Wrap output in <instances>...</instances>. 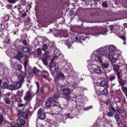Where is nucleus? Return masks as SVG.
Returning a JSON list of instances; mask_svg holds the SVG:
<instances>
[{"instance_id":"obj_9","label":"nucleus","mask_w":127,"mask_h":127,"mask_svg":"<svg viewBox=\"0 0 127 127\" xmlns=\"http://www.w3.org/2000/svg\"><path fill=\"white\" fill-rule=\"evenodd\" d=\"M56 118L55 117H54L53 118L50 120L49 122L51 127H55L58 126V124L56 123Z\"/></svg>"},{"instance_id":"obj_27","label":"nucleus","mask_w":127,"mask_h":127,"mask_svg":"<svg viewBox=\"0 0 127 127\" xmlns=\"http://www.w3.org/2000/svg\"><path fill=\"white\" fill-rule=\"evenodd\" d=\"M118 80L122 78V73L121 72H117V73Z\"/></svg>"},{"instance_id":"obj_47","label":"nucleus","mask_w":127,"mask_h":127,"mask_svg":"<svg viewBox=\"0 0 127 127\" xmlns=\"http://www.w3.org/2000/svg\"><path fill=\"white\" fill-rule=\"evenodd\" d=\"M23 92V91H18L17 92V95L18 96H20L22 95V92Z\"/></svg>"},{"instance_id":"obj_6","label":"nucleus","mask_w":127,"mask_h":127,"mask_svg":"<svg viewBox=\"0 0 127 127\" xmlns=\"http://www.w3.org/2000/svg\"><path fill=\"white\" fill-rule=\"evenodd\" d=\"M31 90L28 91L26 93L25 95L24 98L25 101H31L32 97L31 93Z\"/></svg>"},{"instance_id":"obj_25","label":"nucleus","mask_w":127,"mask_h":127,"mask_svg":"<svg viewBox=\"0 0 127 127\" xmlns=\"http://www.w3.org/2000/svg\"><path fill=\"white\" fill-rule=\"evenodd\" d=\"M1 27L2 29H6L8 27L7 24V23H4L0 24Z\"/></svg>"},{"instance_id":"obj_13","label":"nucleus","mask_w":127,"mask_h":127,"mask_svg":"<svg viewBox=\"0 0 127 127\" xmlns=\"http://www.w3.org/2000/svg\"><path fill=\"white\" fill-rule=\"evenodd\" d=\"M99 84L100 86L103 87L106 86V87L108 88L109 87L108 82H106L105 81L102 80L99 83Z\"/></svg>"},{"instance_id":"obj_52","label":"nucleus","mask_w":127,"mask_h":127,"mask_svg":"<svg viewBox=\"0 0 127 127\" xmlns=\"http://www.w3.org/2000/svg\"><path fill=\"white\" fill-rule=\"evenodd\" d=\"M102 5L103 7H106L107 6V4L105 2H104L103 3Z\"/></svg>"},{"instance_id":"obj_26","label":"nucleus","mask_w":127,"mask_h":127,"mask_svg":"<svg viewBox=\"0 0 127 127\" xmlns=\"http://www.w3.org/2000/svg\"><path fill=\"white\" fill-rule=\"evenodd\" d=\"M116 78V76L114 75H110L109 79L111 81H113Z\"/></svg>"},{"instance_id":"obj_38","label":"nucleus","mask_w":127,"mask_h":127,"mask_svg":"<svg viewBox=\"0 0 127 127\" xmlns=\"http://www.w3.org/2000/svg\"><path fill=\"white\" fill-rule=\"evenodd\" d=\"M21 40L23 41V44L25 45L26 46L27 45V41L25 40H24L23 38H22Z\"/></svg>"},{"instance_id":"obj_29","label":"nucleus","mask_w":127,"mask_h":127,"mask_svg":"<svg viewBox=\"0 0 127 127\" xmlns=\"http://www.w3.org/2000/svg\"><path fill=\"white\" fill-rule=\"evenodd\" d=\"M52 102V103L53 104V105L55 106H59V103L56 100H53Z\"/></svg>"},{"instance_id":"obj_41","label":"nucleus","mask_w":127,"mask_h":127,"mask_svg":"<svg viewBox=\"0 0 127 127\" xmlns=\"http://www.w3.org/2000/svg\"><path fill=\"white\" fill-rule=\"evenodd\" d=\"M20 124L22 125H24L25 123V121L23 119H21L20 121Z\"/></svg>"},{"instance_id":"obj_22","label":"nucleus","mask_w":127,"mask_h":127,"mask_svg":"<svg viewBox=\"0 0 127 127\" xmlns=\"http://www.w3.org/2000/svg\"><path fill=\"white\" fill-rule=\"evenodd\" d=\"M22 49L23 51L25 52L28 53L30 52L29 48L28 47H23Z\"/></svg>"},{"instance_id":"obj_50","label":"nucleus","mask_w":127,"mask_h":127,"mask_svg":"<svg viewBox=\"0 0 127 127\" xmlns=\"http://www.w3.org/2000/svg\"><path fill=\"white\" fill-rule=\"evenodd\" d=\"M10 95V93L8 92L4 94L3 95L4 96V97H9Z\"/></svg>"},{"instance_id":"obj_58","label":"nucleus","mask_w":127,"mask_h":127,"mask_svg":"<svg viewBox=\"0 0 127 127\" xmlns=\"http://www.w3.org/2000/svg\"><path fill=\"white\" fill-rule=\"evenodd\" d=\"M114 26L113 25H111L110 27V29L111 31H112L114 29Z\"/></svg>"},{"instance_id":"obj_11","label":"nucleus","mask_w":127,"mask_h":127,"mask_svg":"<svg viewBox=\"0 0 127 127\" xmlns=\"http://www.w3.org/2000/svg\"><path fill=\"white\" fill-rule=\"evenodd\" d=\"M113 54H112V53H109L107 57L109 60L111 59V61L112 63H114L116 62V57H114L113 56Z\"/></svg>"},{"instance_id":"obj_7","label":"nucleus","mask_w":127,"mask_h":127,"mask_svg":"<svg viewBox=\"0 0 127 127\" xmlns=\"http://www.w3.org/2000/svg\"><path fill=\"white\" fill-rule=\"evenodd\" d=\"M54 35L56 37H60L61 38L63 37L66 38L68 37V36L67 34V31L65 30L62 31L61 32L60 35L58 34L56 35L55 33L54 34Z\"/></svg>"},{"instance_id":"obj_17","label":"nucleus","mask_w":127,"mask_h":127,"mask_svg":"<svg viewBox=\"0 0 127 127\" xmlns=\"http://www.w3.org/2000/svg\"><path fill=\"white\" fill-rule=\"evenodd\" d=\"M3 100L4 101V102L6 104H9L10 103V98L8 97H4Z\"/></svg>"},{"instance_id":"obj_3","label":"nucleus","mask_w":127,"mask_h":127,"mask_svg":"<svg viewBox=\"0 0 127 127\" xmlns=\"http://www.w3.org/2000/svg\"><path fill=\"white\" fill-rule=\"evenodd\" d=\"M93 62L91 64H89V65L91 67L90 69L92 68V70H91V73H92L94 72L98 74H100L101 73V70L100 68L96 64H94Z\"/></svg>"},{"instance_id":"obj_1","label":"nucleus","mask_w":127,"mask_h":127,"mask_svg":"<svg viewBox=\"0 0 127 127\" xmlns=\"http://www.w3.org/2000/svg\"><path fill=\"white\" fill-rule=\"evenodd\" d=\"M100 51L99 49L94 51L93 53L91 55V63L90 64H91L92 62L94 63V64H96L97 60H98V62L100 63H101L102 60L101 59V57L99 56Z\"/></svg>"},{"instance_id":"obj_19","label":"nucleus","mask_w":127,"mask_h":127,"mask_svg":"<svg viewBox=\"0 0 127 127\" xmlns=\"http://www.w3.org/2000/svg\"><path fill=\"white\" fill-rule=\"evenodd\" d=\"M51 101L50 100H48V98L47 99V101L45 102V106L47 107H49L51 105Z\"/></svg>"},{"instance_id":"obj_42","label":"nucleus","mask_w":127,"mask_h":127,"mask_svg":"<svg viewBox=\"0 0 127 127\" xmlns=\"http://www.w3.org/2000/svg\"><path fill=\"white\" fill-rule=\"evenodd\" d=\"M35 83L36 84L37 87V92H38L39 91V88L40 85L39 84V83L38 82H35Z\"/></svg>"},{"instance_id":"obj_16","label":"nucleus","mask_w":127,"mask_h":127,"mask_svg":"<svg viewBox=\"0 0 127 127\" xmlns=\"http://www.w3.org/2000/svg\"><path fill=\"white\" fill-rule=\"evenodd\" d=\"M50 42L49 40H46L45 42V44L43 45V50L45 51L47 48V46L49 45Z\"/></svg>"},{"instance_id":"obj_5","label":"nucleus","mask_w":127,"mask_h":127,"mask_svg":"<svg viewBox=\"0 0 127 127\" xmlns=\"http://www.w3.org/2000/svg\"><path fill=\"white\" fill-rule=\"evenodd\" d=\"M107 31L106 28L99 27H98V32L93 34L95 36H97L100 34L103 35L106 33Z\"/></svg>"},{"instance_id":"obj_40","label":"nucleus","mask_w":127,"mask_h":127,"mask_svg":"<svg viewBox=\"0 0 127 127\" xmlns=\"http://www.w3.org/2000/svg\"><path fill=\"white\" fill-rule=\"evenodd\" d=\"M17 1V0H7L8 2L10 3H15Z\"/></svg>"},{"instance_id":"obj_56","label":"nucleus","mask_w":127,"mask_h":127,"mask_svg":"<svg viewBox=\"0 0 127 127\" xmlns=\"http://www.w3.org/2000/svg\"><path fill=\"white\" fill-rule=\"evenodd\" d=\"M6 42L5 41H3V42L4 43H6L7 44H8L10 40L9 39H6Z\"/></svg>"},{"instance_id":"obj_61","label":"nucleus","mask_w":127,"mask_h":127,"mask_svg":"<svg viewBox=\"0 0 127 127\" xmlns=\"http://www.w3.org/2000/svg\"><path fill=\"white\" fill-rule=\"evenodd\" d=\"M121 38L123 39L124 41H125L126 40V38L124 36H121Z\"/></svg>"},{"instance_id":"obj_15","label":"nucleus","mask_w":127,"mask_h":127,"mask_svg":"<svg viewBox=\"0 0 127 127\" xmlns=\"http://www.w3.org/2000/svg\"><path fill=\"white\" fill-rule=\"evenodd\" d=\"M64 74L61 72H60L58 73L57 78L58 79L63 80L64 78Z\"/></svg>"},{"instance_id":"obj_60","label":"nucleus","mask_w":127,"mask_h":127,"mask_svg":"<svg viewBox=\"0 0 127 127\" xmlns=\"http://www.w3.org/2000/svg\"><path fill=\"white\" fill-rule=\"evenodd\" d=\"M68 66V67L67 68H66V67H65V71L66 72H67V71H68V70H69V69H70V66Z\"/></svg>"},{"instance_id":"obj_35","label":"nucleus","mask_w":127,"mask_h":127,"mask_svg":"<svg viewBox=\"0 0 127 127\" xmlns=\"http://www.w3.org/2000/svg\"><path fill=\"white\" fill-rule=\"evenodd\" d=\"M114 118L116 121H118L120 119V117L117 114H116L114 115Z\"/></svg>"},{"instance_id":"obj_54","label":"nucleus","mask_w":127,"mask_h":127,"mask_svg":"<svg viewBox=\"0 0 127 127\" xmlns=\"http://www.w3.org/2000/svg\"><path fill=\"white\" fill-rule=\"evenodd\" d=\"M3 85L5 88H7L8 87L7 84L6 82L3 83Z\"/></svg>"},{"instance_id":"obj_14","label":"nucleus","mask_w":127,"mask_h":127,"mask_svg":"<svg viewBox=\"0 0 127 127\" xmlns=\"http://www.w3.org/2000/svg\"><path fill=\"white\" fill-rule=\"evenodd\" d=\"M59 97V95L56 93L54 94L51 97L49 98V100H50L51 101L54 100L55 99H57Z\"/></svg>"},{"instance_id":"obj_30","label":"nucleus","mask_w":127,"mask_h":127,"mask_svg":"<svg viewBox=\"0 0 127 127\" xmlns=\"http://www.w3.org/2000/svg\"><path fill=\"white\" fill-rule=\"evenodd\" d=\"M47 59L46 58H44L42 59L43 64L45 65H47Z\"/></svg>"},{"instance_id":"obj_4","label":"nucleus","mask_w":127,"mask_h":127,"mask_svg":"<svg viewBox=\"0 0 127 127\" xmlns=\"http://www.w3.org/2000/svg\"><path fill=\"white\" fill-rule=\"evenodd\" d=\"M62 91L63 93L62 97L66 99L67 100L70 99L69 95L70 94V90L67 88H65L62 89Z\"/></svg>"},{"instance_id":"obj_21","label":"nucleus","mask_w":127,"mask_h":127,"mask_svg":"<svg viewBox=\"0 0 127 127\" xmlns=\"http://www.w3.org/2000/svg\"><path fill=\"white\" fill-rule=\"evenodd\" d=\"M9 89L12 90H17L15 85L11 84L9 86Z\"/></svg>"},{"instance_id":"obj_8","label":"nucleus","mask_w":127,"mask_h":127,"mask_svg":"<svg viewBox=\"0 0 127 127\" xmlns=\"http://www.w3.org/2000/svg\"><path fill=\"white\" fill-rule=\"evenodd\" d=\"M100 51L99 52V55L102 56H106L107 55V52L105 47L104 48H100L98 49Z\"/></svg>"},{"instance_id":"obj_45","label":"nucleus","mask_w":127,"mask_h":127,"mask_svg":"<svg viewBox=\"0 0 127 127\" xmlns=\"http://www.w3.org/2000/svg\"><path fill=\"white\" fill-rule=\"evenodd\" d=\"M24 61L25 62L24 67L25 69L26 68V67L28 62V60H26Z\"/></svg>"},{"instance_id":"obj_59","label":"nucleus","mask_w":127,"mask_h":127,"mask_svg":"<svg viewBox=\"0 0 127 127\" xmlns=\"http://www.w3.org/2000/svg\"><path fill=\"white\" fill-rule=\"evenodd\" d=\"M111 102L110 101V100L109 99H108L107 100V102L106 103V104L107 105H108Z\"/></svg>"},{"instance_id":"obj_37","label":"nucleus","mask_w":127,"mask_h":127,"mask_svg":"<svg viewBox=\"0 0 127 127\" xmlns=\"http://www.w3.org/2000/svg\"><path fill=\"white\" fill-rule=\"evenodd\" d=\"M18 55L21 58L23 57V54L21 52L19 51L18 52Z\"/></svg>"},{"instance_id":"obj_18","label":"nucleus","mask_w":127,"mask_h":127,"mask_svg":"<svg viewBox=\"0 0 127 127\" xmlns=\"http://www.w3.org/2000/svg\"><path fill=\"white\" fill-rule=\"evenodd\" d=\"M116 111L120 114H122L124 113L125 112V110L121 108H119L116 109Z\"/></svg>"},{"instance_id":"obj_32","label":"nucleus","mask_w":127,"mask_h":127,"mask_svg":"<svg viewBox=\"0 0 127 127\" xmlns=\"http://www.w3.org/2000/svg\"><path fill=\"white\" fill-rule=\"evenodd\" d=\"M28 114L26 112H24L22 114V116L24 118L26 119L27 118Z\"/></svg>"},{"instance_id":"obj_64","label":"nucleus","mask_w":127,"mask_h":127,"mask_svg":"<svg viewBox=\"0 0 127 127\" xmlns=\"http://www.w3.org/2000/svg\"><path fill=\"white\" fill-rule=\"evenodd\" d=\"M27 15V13L26 12H25L24 13L22 14V16L23 17H24L25 16H26Z\"/></svg>"},{"instance_id":"obj_24","label":"nucleus","mask_w":127,"mask_h":127,"mask_svg":"<svg viewBox=\"0 0 127 127\" xmlns=\"http://www.w3.org/2000/svg\"><path fill=\"white\" fill-rule=\"evenodd\" d=\"M108 88L107 87L103 89L102 91V93L104 95H106L108 94Z\"/></svg>"},{"instance_id":"obj_23","label":"nucleus","mask_w":127,"mask_h":127,"mask_svg":"<svg viewBox=\"0 0 127 127\" xmlns=\"http://www.w3.org/2000/svg\"><path fill=\"white\" fill-rule=\"evenodd\" d=\"M18 79L19 81L21 82H22L24 81V78L23 76L22 75H19L18 77Z\"/></svg>"},{"instance_id":"obj_44","label":"nucleus","mask_w":127,"mask_h":127,"mask_svg":"<svg viewBox=\"0 0 127 127\" xmlns=\"http://www.w3.org/2000/svg\"><path fill=\"white\" fill-rule=\"evenodd\" d=\"M22 66L21 64H19L17 65V69L19 70H20L22 68Z\"/></svg>"},{"instance_id":"obj_20","label":"nucleus","mask_w":127,"mask_h":127,"mask_svg":"<svg viewBox=\"0 0 127 127\" xmlns=\"http://www.w3.org/2000/svg\"><path fill=\"white\" fill-rule=\"evenodd\" d=\"M22 82H17L15 84L17 89L20 88L22 86Z\"/></svg>"},{"instance_id":"obj_31","label":"nucleus","mask_w":127,"mask_h":127,"mask_svg":"<svg viewBox=\"0 0 127 127\" xmlns=\"http://www.w3.org/2000/svg\"><path fill=\"white\" fill-rule=\"evenodd\" d=\"M119 69V66L118 65H115L114 67L113 70L116 71H117Z\"/></svg>"},{"instance_id":"obj_34","label":"nucleus","mask_w":127,"mask_h":127,"mask_svg":"<svg viewBox=\"0 0 127 127\" xmlns=\"http://www.w3.org/2000/svg\"><path fill=\"white\" fill-rule=\"evenodd\" d=\"M12 5L10 4H7L6 6V7L8 9L11 10L12 9Z\"/></svg>"},{"instance_id":"obj_36","label":"nucleus","mask_w":127,"mask_h":127,"mask_svg":"<svg viewBox=\"0 0 127 127\" xmlns=\"http://www.w3.org/2000/svg\"><path fill=\"white\" fill-rule=\"evenodd\" d=\"M21 4L23 5H25L26 4V0H21Z\"/></svg>"},{"instance_id":"obj_33","label":"nucleus","mask_w":127,"mask_h":127,"mask_svg":"<svg viewBox=\"0 0 127 127\" xmlns=\"http://www.w3.org/2000/svg\"><path fill=\"white\" fill-rule=\"evenodd\" d=\"M37 55H40L41 54V50L40 48L37 49Z\"/></svg>"},{"instance_id":"obj_63","label":"nucleus","mask_w":127,"mask_h":127,"mask_svg":"<svg viewBox=\"0 0 127 127\" xmlns=\"http://www.w3.org/2000/svg\"><path fill=\"white\" fill-rule=\"evenodd\" d=\"M41 75L45 79H46V77L44 73H42V74Z\"/></svg>"},{"instance_id":"obj_51","label":"nucleus","mask_w":127,"mask_h":127,"mask_svg":"<svg viewBox=\"0 0 127 127\" xmlns=\"http://www.w3.org/2000/svg\"><path fill=\"white\" fill-rule=\"evenodd\" d=\"M122 91L124 93L127 92V88L123 87L122 88Z\"/></svg>"},{"instance_id":"obj_12","label":"nucleus","mask_w":127,"mask_h":127,"mask_svg":"<svg viewBox=\"0 0 127 127\" xmlns=\"http://www.w3.org/2000/svg\"><path fill=\"white\" fill-rule=\"evenodd\" d=\"M101 64V67L104 70L107 68L109 66V63L108 62H105L104 63H100Z\"/></svg>"},{"instance_id":"obj_55","label":"nucleus","mask_w":127,"mask_h":127,"mask_svg":"<svg viewBox=\"0 0 127 127\" xmlns=\"http://www.w3.org/2000/svg\"><path fill=\"white\" fill-rule=\"evenodd\" d=\"M114 92L113 91L110 90V95L112 97L114 95Z\"/></svg>"},{"instance_id":"obj_10","label":"nucleus","mask_w":127,"mask_h":127,"mask_svg":"<svg viewBox=\"0 0 127 127\" xmlns=\"http://www.w3.org/2000/svg\"><path fill=\"white\" fill-rule=\"evenodd\" d=\"M41 109H39L38 111L37 114L39 115V119L42 120L44 119L46 117V115L44 113H42Z\"/></svg>"},{"instance_id":"obj_46","label":"nucleus","mask_w":127,"mask_h":127,"mask_svg":"<svg viewBox=\"0 0 127 127\" xmlns=\"http://www.w3.org/2000/svg\"><path fill=\"white\" fill-rule=\"evenodd\" d=\"M33 72L34 73H37L38 71V69L36 67H35L33 69Z\"/></svg>"},{"instance_id":"obj_57","label":"nucleus","mask_w":127,"mask_h":127,"mask_svg":"<svg viewBox=\"0 0 127 127\" xmlns=\"http://www.w3.org/2000/svg\"><path fill=\"white\" fill-rule=\"evenodd\" d=\"M16 58L19 60H20V59L21 58L20 57L18 56V55H17L15 56Z\"/></svg>"},{"instance_id":"obj_62","label":"nucleus","mask_w":127,"mask_h":127,"mask_svg":"<svg viewBox=\"0 0 127 127\" xmlns=\"http://www.w3.org/2000/svg\"><path fill=\"white\" fill-rule=\"evenodd\" d=\"M18 105V106L21 107H22L24 106V105L23 104H19Z\"/></svg>"},{"instance_id":"obj_53","label":"nucleus","mask_w":127,"mask_h":127,"mask_svg":"<svg viewBox=\"0 0 127 127\" xmlns=\"http://www.w3.org/2000/svg\"><path fill=\"white\" fill-rule=\"evenodd\" d=\"M60 69V67H57L55 68V69L54 70V71L55 72H57Z\"/></svg>"},{"instance_id":"obj_48","label":"nucleus","mask_w":127,"mask_h":127,"mask_svg":"<svg viewBox=\"0 0 127 127\" xmlns=\"http://www.w3.org/2000/svg\"><path fill=\"white\" fill-rule=\"evenodd\" d=\"M55 64L53 62H51V63L50 64V66L52 67H54L55 66Z\"/></svg>"},{"instance_id":"obj_39","label":"nucleus","mask_w":127,"mask_h":127,"mask_svg":"<svg viewBox=\"0 0 127 127\" xmlns=\"http://www.w3.org/2000/svg\"><path fill=\"white\" fill-rule=\"evenodd\" d=\"M3 118L2 115L0 114V125H1L2 124V122L3 121Z\"/></svg>"},{"instance_id":"obj_2","label":"nucleus","mask_w":127,"mask_h":127,"mask_svg":"<svg viewBox=\"0 0 127 127\" xmlns=\"http://www.w3.org/2000/svg\"><path fill=\"white\" fill-rule=\"evenodd\" d=\"M108 48L110 52L109 53H112V54H113L115 56L116 55L117 56V59H118L119 60L120 59L121 60V58L122 57L121 55L119 53L120 52L117 51L115 52L116 51L115 50V46L113 45H110Z\"/></svg>"},{"instance_id":"obj_28","label":"nucleus","mask_w":127,"mask_h":127,"mask_svg":"<svg viewBox=\"0 0 127 127\" xmlns=\"http://www.w3.org/2000/svg\"><path fill=\"white\" fill-rule=\"evenodd\" d=\"M119 83L121 85L124 86L125 84V81L122 79V78L118 80Z\"/></svg>"},{"instance_id":"obj_43","label":"nucleus","mask_w":127,"mask_h":127,"mask_svg":"<svg viewBox=\"0 0 127 127\" xmlns=\"http://www.w3.org/2000/svg\"><path fill=\"white\" fill-rule=\"evenodd\" d=\"M107 115L109 117H113V113L112 112L109 111L107 114Z\"/></svg>"},{"instance_id":"obj_49","label":"nucleus","mask_w":127,"mask_h":127,"mask_svg":"<svg viewBox=\"0 0 127 127\" xmlns=\"http://www.w3.org/2000/svg\"><path fill=\"white\" fill-rule=\"evenodd\" d=\"M23 57L24 58V61L28 60V59L29 58V57L27 56V55H25L24 56H23Z\"/></svg>"}]
</instances>
